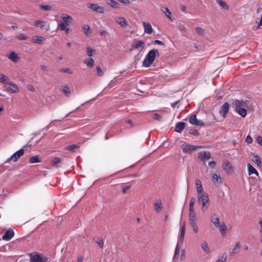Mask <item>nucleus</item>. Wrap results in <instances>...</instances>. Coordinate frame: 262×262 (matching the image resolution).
<instances>
[{
  "label": "nucleus",
  "instance_id": "nucleus-1",
  "mask_svg": "<svg viewBox=\"0 0 262 262\" xmlns=\"http://www.w3.org/2000/svg\"><path fill=\"white\" fill-rule=\"evenodd\" d=\"M156 53L159 54L158 50H150L145 56L142 63V66L146 68L150 67L155 60Z\"/></svg>",
  "mask_w": 262,
  "mask_h": 262
},
{
  "label": "nucleus",
  "instance_id": "nucleus-2",
  "mask_svg": "<svg viewBox=\"0 0 262 262\" xmlns=\"http://www.w3.org/2000/svg\"><path fill=\"white\" fill-rule=\"evenodd\" d=\"M30 262H50L51 259L46 255L33 252L29 254Z\"/></svg>",
  "mask_w": 262,
  "mask_h": 262
},
{
  "label": "nucleus",
  "instance_id": "nucleus-3",
  "mask_svg": "<svg viewBox=\"0 0 262 262\" xmlns=\"http://www.w3.org/2000/svg\"><path fill=\"white\" fill-rule=\"evenodd\" d=\"M25 152V150L23 148H21L18 150L15 153H14L6 162L5 163H8L10 161H13V162H16L18 159L24 155Z\"/></svg>",
  "mask_w": 262,
  "mask_h": 262
},
{
  "label": "nucleus",
  "instance_id": "nucleus-4",
  "mask_svg": "<svg viewBox=\"0 0 262 262\" xmlns=\"http://www.w3.org/2000/svg\"><path fill=\"white\" fill-rule=\"evenodd\" d=\"M247 103L245 101L238 99L233 100L231 103V106L234 108L235 111L241 107H245Z\"/></svg>",
  "mask_w": 262,
  "mask_h": 262
},
{
  "label": "nucleus",
  "instance_id": "nucleus-5",
  "mask_svg": "<svg viewBox=\"0 0 262 262\" xmlns=\"http://www.w3.org/2000/svg\"><path fill=\"white\" fill-rule=\"evenodd\" d=\"M185 146L183 147V150L184 152H190L192 151L195 150L197 149H200L203 148L202 146H194L188 144H186V143Z\"/></svg>",
  "mask_w": 262,
  "mask_h": 262
},
{
  "label": "nucleus",
  "instance_id": "nucleus-6",
  "mask_svg": "<svg viewBox=\"0 0 262 262\" xmlns=\"http://www.w3.org/2000/svg\"><path fill=\"white\" fill-rule=\"evenodd\" d=\"M189 122L196 126H203L204 125V122L203 120L198 119L196 118L195 115H191L189 118Z\"/></svg>",
  "mask_w": 262,
  "mask_h": 262
},
{
  "label": "nucleus",
  "instance_id": "nucleus-7",
  "mask_svg": "<svg viewBox=\"0 0 262 262\" xmlns=\"http://www.w3.org/2000/svg\"><path fill=\"white\" fill-rule=\"evenodd\" d=\"M34 25L39 27L41 29H44L46 31L50 30V25L47 23L41 20H36L34 22Z\"/></svg>",
  "mask_w": 262,
  "mask_h": 262
},
{
  "label": "nucleus",
  "instance_id": "nucleus-8",
  "mask_svg": "<svg viewBox=\"0 0 262 262\" xmlns=\"http://www.w3.org/2000/svg\"><path fill=\"white\" fill-rule=\"evenodd\" d=\"M87 7L94 11L98 12L100 13H104V8L102 7L98 6L97 4L89 3L88 4Z\"/></svg>",
  "mask_w": 262,
  "mask_h": 262
},
{
  "label": "nucleus",
  "instance_id": "nucleus-9",
  "mask_svg": "<svg viewBox=\"0 0 262 262\" xmlns=\"http://www.w3.org/2000/svg\"><path fill=\"white\" fill-rule=\"evenodd\" d=\"M230 104L228 102H226L223 104V105L221 107V109L220 111V113L222 114V116L225 118L227 114L229 111Z\"/></svg>",
  "mask_w": 262,
  "mask_h": 262
},
{
  "label": "nucleus",
  "instance_id": "nucleus-10",
  "mask_svg": "<svg viewBox=\"0 0 262 262\" xmlns=\"http://www.w3.org/2000/svg\"><path fill=\"white\" fill-rule=\"evenodd\" d=\"M198 201L201 202L202 204L208 203L209 195L206 192L202 193L198 195Z\"/></svg>",
  "mask_w": 262,
  "mask_h": 262
},
{
  "label": "nucleus",
  "instance_id": "nucleus-11",
  "mask_svg": "<svg viewBox=\"0 0 262 262\" xmlns=\"http://www.w3.org/2000/svg\"><path fill=\"white\" fill-rule=\"evenodd\" d=\"M8 84L9 85L6 87L7 91L11 93H15L18 92V87L16 84L13 82H9Z\"/></svg>",
  "mask_w": 262,
  "mask_h": 262
},
{
  "label": "nucleus",
  "instance_id": "nucleus-12",
  "mask_svg": "<svg viewBox=\"0 0 262 262\" xmlns=\"http://www.w3.org/2000/svg\"><path fill=\"white\" fill-rule=\"evenodd\" d=\"M198 157L202 161H205L210 158V153L208 151H200Z\"/></svg>",
  "mask_w": 262,
  "mask_h": 262
},
{
  "label": "nucleus",
  "instance_id": "nucleus-13",
  "mask_svg": "<svg viewBox=\"0 0 262 262\" xmlns=\"http://www.w3.org/2000/svg\"><path fill=\"white\" fill-rule=\"evenodd\" d=\"M222 167L228 173L231 172L233 171V167L228 161H225L223 163Z\"/></svg>",
  "mask_w": 262,
  "mask_h": 262
},
{
  "label": "nucleus",
  "instance_id": "nucleus-14",
  "mask_svg": "<svg viewBox=\"0 0 262 262\" xmlns=\"http://www.w3.org/2000/svg\"><path fill=\"white\" fill-rule=\"evenodd\" d=\"M145 46V43L142 40H137L135 41L133 48L136 49H139L140 51H142L144 49Z\"/></svg>",
  "mask_w": 262,
  "mask_h": 262
},
{
  "label": "nucleus",
  "instance_id": "nucleus-15",
  "mask_svg": "<svg viewBox=\"0 0 262 262\" xmlns=\"http://www.w3.org/2000/svg\"><path fill=\"white\" fill-rule=\"evenodd\" d=\"M14 232L11 230H9L3 235L2 239L6 241H9L14 236Z\"/></svg>",
  "mask_w": 262,
  "mask_h": 262
},
{
  "label": "nucleus",
  "instance_id": "nucleus-16",
  "mask_svg": "<svg viewBox=\"0 0 262 262\" xmlns=\"http://www.w3.org/2000/svg\"><path fill=\"white\" fill-rule=\"evenodd\" d=\"M186 124L184 122H178L176 123L174 127V131L177 133H181L184 129Z\"/></svg>",
  "mask_w": 262,
  "mask_h": 262
},
{
  "label": "nucleus",
  "instance_id": "nucleus-17",
  "mask_svg": "<svg viewBox=\"0 0 262 262\" xmlns=\"http://www.w3.org/2000/svg\"><path fill=\"white\" fill-rule=\"evenodd\" d=\"M189 222L193 223L196 222V213L194 209L189 210Z\"/></svg>",
  "mask_w": 262,
  "mask_h": 262
},
{
  "label": "nucleus",
  "instance_id": "nucleus-18",
  "mask_svg": "<svg viewBox=\"0 0 262 262\" xmlns=\"http://www.w3.org/2000/svg\"><path fill=\"white\" fill-rule=\"evenodd\" d=\"M143 27L144 29V32L147 34H151L153 32V29L151 25L149 23H143Z\"/></svg>",
  "mask_w": 262,
  "mask_h": 262
},
{
  "label": "nucleus",
  "instance_id": "nucleus-19",
  "mask_svg": "<svg viewBox=\"0 0 262 262\" xmlns=\"http://www.w3.org/2000/svg\"><path fill=\"white\" fill-rule=\"evenodd\" d=\"M211 222L214 224L215 227H220V219L217 214H214L211 216Z\"/></svg>",
  "mask_w": 262,
  "mask_h": 262
},
{
  "label": "nucleus",
  "instance_id": "nucleus-20",
  "mask_svg": "<svg viewBox=\"0 0 262 262\" xmlns=\"http://www.w3.org/2000/svg\"><path fill=\"white\" fill-rule=\"evenodd\" d=\"M161 10L165 13V14L166 15V16L170 19V20H172V15L171 12L169 10L168 8L167 7L163 6L161 8Z\"/></svg>",
  "mask_w": 262,
  "mask_h": 262
},
{
  "label": "nucleus",
  "instance_id": "nucleus-21",
  "mask_svg": "<svg viewBox=\"0 0 262 262\" xmlns=\"http://www.w3.org/2000/svg\"><path fill=\"white\" fill-rule=\"evenodd\" d=\"M195 184H196V187L197 189V194H200L202 193H203V189L202 187L201 181L200 180H195Z\"/></svg>",
  "mask_w": 262,
  "mask_h": 262
},
{
  "label": "nucleus",
  "instance_id": "nucleus-22",
  "mask_svg": "<svg viewBox=\"0 0 262 262\" xmlns=\"http://www.w3.org/2000/svg\"><path fill=\"white\" fill-rule=\"evenodd\" d=\"M8 57L14 62H16L19 59L18 54L13 51L10 53V54L8 56Z\"/></svg>",
  "mask_w": 262,
  "mask_h": 262
},
{
  "label": "nucleus",
  "instance_id": "nucleus-23",
  "mask_svg": "<svg viewBox=\"0 0 262 262\" xmlns=\"http://www.w3.org/2000/svg\"><path fill=\"white\" fill-rule=\"evenodd\" d=\"M155 209L157 212H159L163 208L162 202L160 200H157L155 201Z\"/></svg>",
  "mask_w": 262,
  "mask_h": 262
},
{
  "label": "nucleus",
  "instance_id": "nucleus-24",
  "mask_svg": "<svg viewBox=\"0 0 262 262\" xmlns=\"http://www.w3.org/2000/svg\"><path fill=\"white\" fill-rule=\"evenodd\" d=\"M248 169V173L249 175H251L252 174H255L256 176L258 175V172L256 170V169L252 166L250 163L247 164Z\"/></svg>",
  "mask_w": 262,
  "mask_h": 262
},
{
  "label": "nucleus",
  "instance_id": "nucleus-25",
  "mask_svg": "<svg viewBox=\"0 0 262 262\" xmlns=\"http://www.w3.org/2000/svg\"><path fill=\"white\" fill-rule=\"evenodd\" d=\"M201 247L206 254L210 253V249L206 241H204L202 242Z\"/></svg>",
  "mask_w": 262,
  "mask_h": 262
},
{
  "label": "nucleus",
  "instance_id": "nucleus-26",
  "mask_svg": "<svg viewBox=\"0 0 262 262\" xmlns=\"http://www.w3.org/2000/svg\"><path fill=\"white\" fill-rule=\"evenodd\" d=\"M212 177L215 183L217 184H221L222 183V180L220 174L214 173Z\"/></svg>",
  "mask_w": 262,
  "mask_h": 262
},
{
  "label": "nucleus",
  "instance_id": "nucleus-27",
  "mask_svg": "<svg viewBox=\"0 0 262 262\" xmlns=\"http://www.w3.org/2000/svg\"><path fill=\"white\" fill-rule=\"evenodd\" d=\"M106 3L111 6L112 7L115 8H119L120 7V4L114 0H107Z\"/></svg>",
  "mask_w": 262,
  "mask_h": 262
},
{
  "label": "nucleus",
  "instance_id": "nucleus-28",
  "mask_svg": "<svg viewBox=\"0 0 262 262\" xmlns=\"http://www.w3.org/2000/svg\"><path fill=\"white\" fill-rule=\"evenodd\" d=\"M252 160L259 167L262 166L260 158L257 155H254Z\"/></svg>",
  "mask_w": 262,
  "mask_h": 262
},
{
  "label": "nucleus",
  "instance_id": "nucleus-29",
  "mask_svg": "<svg viewBox=\"0 0 262 262\" xmlns=\"http://www.w3.org/2000/svg\"><path fill=\"white\" fill-rule=\"evenodd\" d=\"M83 63L89 68H92L94 66V60L92 58L85 59Z\"/></svg>",
  "mask_w": 262,
  "mask_h": 262
},
{
  "label": "nucleus",
  "instance_id": "nucleus-30",
  "mask_svg": "<svg viewBox=\"0 0 262 262\" xmlns=\"http://www.w3.org/2000/svg\"><path fill=\"white\" fill-rule=\"evenodd\" d=\"M41 162V159L38 155H36L31 157L29 160L30 163H35Z\"/></svg>",
  "mask_w": 262,
  "mask_h": 262
},
{
  "label": "nucleus",
  "instance_id": "nucleus-31",
  "mask_svg": "<svg viewBox=\"0 0 262 262\" xmlns=\"http://www.w3.org/2000/svg\"><path fill=\"white\" fill-rule=\"evenodd\" d=\"M43 40L44 38L41 36H34L32 37L33 41L36 43L41 44L42 43Z\"/></svg>",
  "mask_w": 262,
  "mask_h": 262
},
{
  "label": "nucleus",
  "instance_id": "nucleus-32",
  "mask_svg": "<svg viewBox=\"0 0 262 262\" xmlns=\"http://www.w3.org/2000/svg\"><path fill=\"white\" fill-rule=\"evenodd\" d=\"M61 158H58V157H56L53 160V161L52 162V164L53 166H55L56 167H59L60 166V163H61Z\"/></svg>",
  "mask_w": 262,
  "mask_h": 262
},
{
  "label": "nucleus",
  "instance_id": "nucleus-33",
  "mask_svg": "<svg viewBox=\"0 0 262 262\" xmlns=\"http://www.w3.org/2000/svg\"><path fill=\"white\" fill-rule=\"evenodd\" d=\"M235 111L237 112L238 114L243 117H245L247 115V111L244 108V107L238 108V110H235Z\"/></svg>",
  "mask_w": 262,
  "mask_h": 262
},
{
  "label": "nucleus",
  "instance_id": "nucleus-34",
  "mask_svg": "<svg viewBox=\"0 0 262 262\" xmlns=\"http://www.w3.org/2000/svg\"><path fill=\"white\" fill-rule=\"evenodd\" d=\"M116 22L121 27H125L127 25V23L124 17H119Z\"/></svg>",
  "mask_w": 262,
  "mask_h": 262
},
{
  "label": "nucleus",
  "instance_id": "nucleus-35",
  "mask_svg": "<svg viewBox=\"0 0 262 262\" xmlns=\"http://www.w3.org/2000/svg\"><path fill=\"white\" fill-rule=\"evenodd\" d=\"M9 78L3 74H0V82L7 84L8 82Z\"/></svg>",
  "mask_w": 262,
  "mask_h": 262
},
{
  "label": "nucleus",
  "instance_id": "nucleus-36",
  "mask_svg": "<svg viewBox=\"0 0 262 262\" xmlns=\"http://www.w3.org/2000/svg\"><path fill=\"white\" fill-rule=\"evenodd\" d=\"M240 247H241L240 243L237 242L236 244V245L234 246L233 248L232 249V252H231L232 254H235L238 253L239 251Z\"/></svg>",
  "mask_w": 262,
  "mask_h": 262
},
{
  "label": "nucleus",
  "instance_id": "nucleus-37",
  "mask_svg": "<svg viewBox=\"0 0 262 262\" xmlns=\"http://www.w3.org/2000/svg\"><path fill=\"white\" fill-rule=\"evenodd\" d=\"M62 91L66 96H69L71 93L69 87L66 84L62 86Z\"/></svg>",
  "mask_w": 262,
  "mask_h": 262
},
{
  "label": "nucleus",
  "instance_id": "nucleus-38",
  "mask_svg": "<svg viewBox=\"0 0 262 262\" xmlns=\"http://www.w3.org/2000/svg\"><path fill=\"white\" fill-rule=\"evenodd\" d=\"M61 18L64 21V23L70 22L73 20L72 16L69 15H62L60 16Z\"/></svg>",
  "mask_w": 262,
  "mask_h": 262
},
{
  "label": "nucleus",
  "instance_id": "nucleus-39",
  "mask_svg": "<svg viewBox=\"0 0 262 262\" xmlns=\"http://www.w3.org/2000/svg\"><path fill=\"white\" fill-rule=\"evenodd\" d=\"M227 259V256L225 254L220 255L216 260V262H226Z\"/></svg>",
  "mask_w": 262,
  "mask_h": 262
},
{
  "label": "nucleus",
  "instance_id": "nucleus-40",
  "mask_svg": "<svg viewBox=\"0 0 262 262\" xmlns=\"http://www.w3.org/2000/svg\"><path fill=\"white\" fill-rule=\"evenodd\" d=\"M219 228H220V231L222 234L223 235H225L227 231V228L225 223H223V224L220 226Z\"/></svg>",
  "mask_w": 262,
  "mask_h": 262
},
{
  "label": "nucleus",
  "instance_id": "nucleus-41",
  "mask_svg": "<svg viewBox=\"0 0 262 262\" xmlns=\"http://www.w3.org/2000/svg\"><path fill=\"white\" fill-rule=\"evenodd\" d=\"M180 248L179 243H178L177 244V245L176 247L175 252H174V254L173 257V260H174L175 259L178 258V257L179 256V252H180Z\"/></svg>",
  "mask_w": 262,
  "mask_h": 262
},
{
  "label": "nucleus",
  "instance_id": "nucleus-42",
  "mask_svg": "<svg viewBox=\"0 0 262 262\" xmlns=\"http://www.w3.org/2000/svg\"><path fill=\"white\" fill-rule=\"evenodd\" d=\"M216 2L219 5H220L223 8L225 9H228V7L227 6L226 3L222 0H216Z\"/></svg>",
  "mask_w": 262,
  "mask_h": 262
},
{
  "label": "nucleus",
  "instance_id": "nucleus-43",
  "mask_svg": "<svg viewBox=\"0 0 262 262\" xmlns=\"http://www.w3.org/2000/svg\"><path fill=\"white\" fill-rule=\"evenodd\" d=\"M83 30L84 33L87 35H89L91 33L90 26L88 25H85L83 27Z\"/></svg>",
  "mask_w": 262,
  "mask_h": 262
},
{
  "label": "nucleus",
  "instance_id": "nucleus-44",
  "mask_svg": "<svg viewBox=\"0 0 262 262\" xmlns=\"http://www.w3.org/2000/svg\"><path fill=\"white\" fill-rule=\"evenodd\" d=\"M17 38L20 40H26L29 37L27 35H26L23 33H21V34H18L17 36H16Z\"/></svg>",
  "mask_w": 262,
  "mask_h": 262
},
{
  "label": "nucleus",
  "instance_id": "nucleus-45",
  "mask_svg": "<svg viewBox=\"0 0 262 262\" xmlns=\"http://www.w3.org/2000/svg\"><path fill=\"white\" fill-rule=\"evenodd\" d=\"M39 8L42 10L45 11H50L52 9L50 5H40L39 6Z\"/></svg>",
  "mask_w": 262,
  "mask_h": 262
},
{
  "label": "nucleus",
  "instance_id": "nucleus-46",
  "mask_svg": "<svg viewBox=\"0 0 262 262\" xmlns=\"http://www.w3.org/2000/svg\"><path fill=\"white\" fill-rule=\"evenodd\" d=\"M185 232V230H184V228H181L180 235V237H179V242H182L183 241Z\"/></svg>",
  "mask_w": 262,
  "mask_h": 262
},
{
  "label": "nucleus",
  "instance_id": "nucleus-47",
  "mask_svg": "<svg viewBox=\"0 0 262 262\" xmlns=\"http://www.w3.org/2000/svg\"><path fill=\"white\" fill-rule=\"evenodd\" d=\"M78 147L79 146L76 144H72L67 146L66 148L68 150L74 151L75 149L78 148Z\"/></svg>",
  "mask_w": 262,
  "mask_h": 262
},
{
  "label": "nucleus",
  "instance_id": "nucleus-48",
  "mask_svg": "<svg viewBox=\"0 0 262 262\" xmlns=\"http://www.w3.org/2000/svg\"><path fill=\"white\" fill-rule=\"evenodd\" d=\"M195 199L194 198L192 197L190 199L189 210L194 209L193 208V206L195 203Z\"/></svg>",
  "mask_w": 262,
  "mask_h": 262
},
{
  "label": "nucleus",
  "instance_id": "nucleus-49",
  "mask_svg": "<svg viewBox=\"0 0 262 262\" xmlns=\"http://www.w3.org/2000/svg\"><path fill=\"white\" fill-rule=\"evenodd\" d=\"M68 25V24L67 23L62 22L60 24H58V28L61 30H64L66 28V27Z\"/></svg>",
  "mask_w": 262,
  "mask_h": 262
},
{
  "label": "nucleus",
  "instance_id": "nucleus-50",
  "mask_svg": "<svg viewBox=\"0 0 262 262\" xmlns=\"http://www.w3.org/2000/svg\"><path fill=\"white\" fill-rule=\"evenodd\" d=\"M152 118L156 120H157L159 121H161L162 120V117L161 116L158 114V113H155L152 115Z\"/></svg>",
  "mask_w": 262,
  "mask_h": 262
},
{
  "label": "nucleus",
  "instance_id": "nucleus-51",
  "mask_svg": "<svg viewBox=\"0 0 262 262\" xmlns=\"http://www.w3.org/2000/svg\"><path fill=\"white\" fill-rule=\"evenodd\" d=\"M189 224L191 225V226L192 227L193 231L195 233H197L198 231V228L196 224V222L190 223Z\"/></svg>",
  "mask_w": 262,
  "mask_h": 262
},
{
  "label": "nucleus",
  "instance_id": "nucleus-52",
  "mask_svg": "<svg viewBox=\"0 0 262 262\" xmlns=\"http://www.w3.org/2000/svg\"><path fill=\"white\" fill-rule=\"evenodd\" d=\"M86 50H87V55L89 56H92L93 53L95 51V50H94L91 47H88Z\"/></svg>",
  "mask_w": 262,
  "mask_h": 262
},
{
  "label": "nucleus",
  "instance_id": "nucleus-53",
  "mask_svg": "<svg viewBox=\"0 0 262 262\" xmlns=\"http://www.w3.org/2000/svg\"><path fill=\"white\" fill-rule=\"evenodd\" d=\"M60 72H66V73H68L70 74H73V71L71 70H70L69 68H67V67L62 68V69H61L60 70Z\"/></svg>",
  "mask_w": 262,
  "mask_h": 262
},
{
  "label": "nucleus",
  "instance_id": "nucleus-54",
  "mask_svg": "<svg viewBox=\"0 0 262 262\" xmlns=\"http://www.w3.org/2000/svg\"><path fill=\"white\" fill-rule=\"evenodd\" d=\"M96 70H97V74L98 76H101L103 75V72L99 66H97Z\"/></svg>",
  "mask_w": 262,
  "mask_h": 262
},
{
  "label": "nucleus",
  "instance_id": "nucleus-55",
  "mask_svg": "<svg viewBox=\"0 0 262 262\" xmlns=\"http://www.w3.org/2000/svg\"><path fill=\"white\" fill-rule=\"evenodd\" d=\"M195 31L196 33L199 35H203L204 33V30H203L200 27H196L195 28Z\"/></svg>",
  "mask_w": 262,
  "mask_h": 262
},
{
  "label": "nucleus",
  "instance_id": "nucleus-56",
  "mask_svg": "<svg viewBox=\"0 0 262 262\" xmlns=\"http://www.w3.org/2000/svg\"><path fill=\"white\" fill-rule=\"evenodd\" d=\"M189 134L193 135L196 136H198L199 134L198 131L196 129L193 128L190 129L189 130Z\"/></svg>",
  "mask_w": 262,
  "mask_h": 262
},
{
  "label": "nucleus",
  "instance_id": "nucleus-57",
  "mask_svg": "<svg viewBox=\"0 0 262 262\" xmlns=\"http://www.w3.org/2000/svg\"><path fill=\"white\" fill-rule=\"evenodd\" d=\"M96 242L98 244L100 248H103L104 243L102 239H98L97 241H96Z\"/></svg>",
  "mask_w": 262,
  "mask_h": 262
},
{
  "label": "nucleus",
  "instance_id": "nucleus-58",
  "mask_svg": "<svg viewBox=\"0 0 262 262\" xmlns=\"http://www.w3.org/2000/svg\"><path fill=\"white\" fill-rule=\"evenodd\" d=\"M246 142L248 144H251L253 142V139L252 137L250 136H247L246 138Z\"/></svg>",
  "mask_w": 262,
  "mask_h": 262
},
{
  "label": "nucleus",
  "instance_id": "nucleus-59",
  "mask_svg": "<svg viewBox=\"0 0 262 262\" xmlns=\"http://www.w3.org/2000/svg\"><path fill=\"white\" fill-rule=\"evenodd\" d=\"M256 141L257 143L262 146V137L258 136L256 138Z\"/></svg>",
  "mask_w": 262,
  "mask_h": 262
},
{
  "label": "nucleus",
  "instance_id": "nucleus-60",
  "mask_svg": "<svg viewBox=\"0 0 262 262\" xmlns=\"http://www.w3.org/2000/svg\"><path fill=\"white\" fill-rule=\"evenodd\" d=\"M27 88H28V90L29 91H32V92H34L35 91V89L33 87V86L31 84H29L27 86Z\"/></svg>",
  "mask_w": 262,
  "mask_h": 262
},
{
  "label": "nucleus",
  "instance_id": "nucleus-61",
  "mask_svg": "<svg viewBox=\"0 0 262 262\" xmlns=\"http://www.w3.org/2000/svg\"><path fill=\"white\" fill-rule=\"evenodd\" d=\"M179 103V100L176 101L172 103H171V105L172 107H178V106H177L178 104Z\"/></svg>",
  "mask_w": 262,
  "mask_h": 262
},
{
  "label": "nucleus",
  "instance_id": "nucleus-62",
  "mask_svg": "<svg viewBox=\"0 0 262 262\" xmlns=\"http://www.w3.org/2000/svg\"><path fill=\"white\" fill-rule=\"evenodd\" d=\"M120 3H123L124 4L128 5L129 4V0H118Z\"/></svg>",
  "mask_w": 262,
  "mask_h": 262
},
{
  "label": "nucleus",
  "instance_id": "nucleus-63",
  "mask_svg": "<svg viewBox=\"0 0 262 262\" xmlns=\"http://www.w3.org/2000/svg\"><path fill=\"white\" fill-rule=\"evenodd\" d=\"M215 165V162L214 161H211L209 162V165L212 168H213Z\"/></svg>",
  "mask_w": 262,
  "mask_h": 262
},
{
  "label": "nucleus",
  "instance_id": "nucleus-64",
  "mask_svg": "<svg viewBox=\"0 0 262 262\" xmlns=\"http://www.w3.org/2000/svg\"><path fill=\"white\" fill-rule=\"evenodd\" d=\"M202 204V210L205 211L208 207V203Z\"/></svg>",
  "mask_w": 262,
  "mask_h": 262
}]
</instances>
